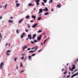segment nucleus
<instances>
[{
  "label": "nucleus",
  "mask_w": 78,
  "mask_h": 78,
  "mask_svg": "<svg viewBox=\"0 0 78 78\" xmlns=\"http://www.w3.org/2000/svg\"><path fill=\"white\" fill-rule=\"evenodd\" d=\"M64 70V69H62V72H63Z\"/></svg>",
  "instance_id": "50"
},
{
  "label": "nucleus",
  "mask_w": 78,
  "mask_h": 78,
  "mask_svg": "<svg viewBox=\"0 0 78 78\" xmlns=\"http://www.w3.org/2000/svg\"><path fill=\"white\" fill-rule=\"evenodd\" d=\"M27 25L28 26V28H30V25L29 24H27Z\"/></svg>",
  "instance_id": "42"
},
{
  "label": "nucleus",
  "mask_w": 78,
  "mask_h": 78,
  "mask_svg": "<svg viewBox=\"0 0 78 78\" xmlns=\"http://www.w3.org/2000/svg\"><path fill=\"white\" fill-rule=\"evenodd\" d=\"M24 20V19L23 18H22L21 19H20L19 20V23H21L23 21V20Z\"/></svg>",
  "instance_id": "3"
},
{
  "label": "nucleus",
  "mask_w": 78,
  "mask_h": 78,
  "mask_svg": "<svg viewBox=\"0 0 78 78\" xmlns=\"http://www.w3.org/2000/svg\"><path fill=\"white\" fill-rule=\"evenodd\" d=\"M57 6L58 8H61V4H60V3L58 4L57 5Z\"/></svg>",
  "instance_id": "7"
},
{
  "label": "nucleus",
  "mask_w": 78,
  "mask_h": 78,
  "mask_svg": "<svg viewBox=\"0 0 78 78\" xmlns=\"http://www.w3.org/2000/svg\"><path fill=\"white\" fill-rule=\"evenodd\" d=\"M43 11H46L45 9H43Z\"/></svg>",
  "instance_id": "52"
},
{
  "label": "nucleus",
  "mask_w": 78,
  "mask_h": 78,
  "mask_svg": "<svg viewBox=\"0 0 78 78\" xmlns=\"http://www.w3.org/2000/svg\"><path fill=\"white\" fill-rule=\"evenodd\" d=\"M10 19H13V17H10Z\"/></svg>",
  "instance_id": "51"
},
{
  "label": "nucleus",
  "mask_w": 78,
  "mask_h": 78,
  "mask_svg": "<svg viewBox=\"0 0 78 78\" xmlns=\"http://www.w3.org/2000/svg\"><path fill=\"white\" fill-rule=\"evenodd\" d=\"M42 50L41 49L40 50H38V52H40V51H42Z\"/></svg>",
  "instance_id": "44"
},
{
  "label": "nucleus",
  "mask_w": 78,
  "mask_h": 78,
  "mask_svg": "<svg viewBox=\"0 0 78 78\" xmlns=\"http://www.w3.org/2000/svg\"><path fill=\"white\" fill-rule=\"evenodd\" d=\"M45 10H46V11H48V8H47V7H45Z\"/></svg>",
  "instance_id": "15"
},
{
  "label": "nucleus",
  "mask_w": 78,
  "mask_h": 78,
  "mask_svg": "<svg viewBox=\"0 0 78 78\" xmlns=\"http://www.w3.org/2000/svg\"><path fill=\"white\" fill-rule=\"evenodd\" d=\"M53 2V0H50V2H49V4H50L51 3H52Z\"/></svg>",
  "instance_id": "26"
},
{
  "label": "nucleus",
  "mask_w": 78,
  "mask_h": 78,
  "mask_svg": "<svg viewBox=\"0 0 78 78\" xmlns=\"http://www.w3.org/2000/svg\"><path fill=\"white\" fill-rule=\"evenodd\" d=\"M35 55H36V54H34L32 55V56H35Z\"/></svg>",
  "instance_id": "36"
},
{
  "label": "nucleus",
  "mask_w": 78,
  "mask_h": 78,
  "mask_svg": "<svg viewBox=\"0 0 78 78\" xmlns=\"http://www.w3.org/2000/svg\"><path fill=\"white\" fill-rule=\"evenodd\" d=\"M20 66L21 67H23V65H22V62L20 63Z\"/></svg>",
  "instance_id": "30"
},
{
  "label": "nucleus",
  "mask_w": 78,
  "mask_h": 78,
  "mask_svg": "<svg viewBox=\"0 0 78 78\" xmlns=\"http://www.w3.org/2000/svg\"><path fill=\"white\" fill-rule=\"evenodd\" d=\"M36 36V34H34L33 35V37H32L33 39H34V37H35Z\"/></svg>",
  "instance_id": "9"
},
{
  "label": "nucleus",
  "mask_w": 78,
  "mask_h": 78,
  "mask_svg": "<svg viewBox=\"0 0 78 78\" xmlns=\"http://www.w3.org/2000/svg\"><path fill=\"white\" fill-rule=\"evenodd\" d=\"M41 20V17H38V19H37V20Z\"/></svg>",
  "instance_id": "18"
},
{
  "label": "nucleus",
  "mask_w": 78,
  "mask_h": 78,
  "mask_svg": "<svg viewBox=\"0 0 78 78\" xmlns=\"http://www.w3.org/2000/svg\"><path fill=\"white\" fill-rule=\"evenodd\" d=\"M28 37L29 38L30 40H31V39H32V37H31V34L28 35Z\"/></svg>",
  "instance_id": "6"
},
{
  "label": "nucleus",
  "mask_w": 78,
  "mask_h": 78,
  "mask_svg": "<svg viewBox=\"0 0 78 78\" xmlns=\"http://www.w3.org/2000/svg\"><path fill=\"white\" fill-rule=\"evenodd\" d=\"M76 74H75L73 75L72 76H71V78H73V77H74V76H76Z\"/></svg>",
  "instance_id": "22"
},
{
  "label": "nucleus",
  "mask_w": 78,
  "mask_h": 78,
  "mask_svg": "<svg viewBox=\"0 0 78 78\" xmlns=\"http://www.w3.org/2000/svg\"><path fill=\"white\" fill-rule=\"evenodd\" d=\"M72 68L73 69H74L75 68V65H73V67Z\"/></svg>",
  "instance_id": "23"
},
{
  "label": "nucleus",
  "mask_w": 78,
  "mask_h": 78,
  "mask_svg": "<svg viewBox=\"0 0 78 78\" xmlns=\"http://www.w3.org/2000/svg\"><path fill=\"white\" fill-rule=\"evenodd\" d=\"M31 49V48H28L27 50H30Z\"/></svg>",
  "instance_id": "43"
},
{
  "label": "nucleus",
  "mask_w": 78,
  "mask_h": 78,
  "mask_svg": "<svg viewBox=\"0 0 78 78\" xmlns=\"http://www.w3.org/2000/svg\"><path fill=\"white\" fill-rule=\"evenodd\" d=\"M40 13H41V12L39 11V12H38V14H40Z\"/></svg>",
  "instance_id": "58"
},
{
  "label": "nucleus",
  "mask_w": 78,
  "mask_h": 78,
  "mask_svg": "<svg viewBox=\"0 0 78 78\" xmlns=\"http://www.w3.org/2000/svg\"><path fill=\"white\" fill-rule=\"evenodd\" d=\"M16 69H17V70L18 69V66H16Z\"/></svg>",
  "instance_id": "56"
},
{
  "label": "nucleus",
  "mask_w": 78,
  "mask_h": 78,
  "mask_svg": "<svg viewBox=\"0 0 78 78\" xmlns=\"http://www.w3.org/2000/svg\"><path fill=\"white\" fill-rule=\"evenodd\" d=\"M41 36H42V35H40L39 37H38L37 38V39L38 41H40V40H41Z\"/></svg>",
  "instance_id": "8"
},
{
  "label": "nucleus",
  "mask_w": 78,
  "mask_h": 78,
  "mask_svg": "<svg viewBox=\"0 0 78 78\" xmlns=\"http://www.w3.org/2000/svg\"><path fill=\"white\" fill-rule=\"evenodd\" d=\"M35 1H36V3L37 6L39 5V2H40V0H35Z\"/></svg>",
  "instance_id": "2"
},
{
  "label": "nucleus",
  "mask_w": 78,
  "mask_h": 78,
  "mask_svg": "<svg viewBox=\"0 0 78 78\" xmlns=\"http://www.w3.org/2000/svg\"><path fill=\"white\" fill-rule=\"evenodd\" d=\"M25 72V70H23L22 71H21V73H23V72Z\"/></svg>",
  "instance_id": "32"
},
{
  "label": "nucleus",
  "mask_w": 78,
  "mask_h": 78,
  "mask_svg": "<svg viewBox=\"0 0 78 78\" xmlns=\"http://www.w3.org/2000/svg\"><path fill=\"white\" fill-rule=\"evenodd\" d=\"M25 31L26 32H28V30H25Z\"/></svg>",
  "instance_id": "40"
},
{
  "label": "nucleus",
  "mask_w": 78,
  "mask_h": 78,
  "mask_svg": "<svg viewBox=\"0 0 78 78\" xmlns=\"http://www.w3.org/2000/svg\"><path fill=\"white\" fill-rule=\"evenodd\" d=\"M48 39H47L46 40H45L44 42V44H45V42H47V40H48Z\"/></svg>",
  "instance_id": "19"
},
{
  "label": "nucleus",
  "mask_w": 78,
  "mask_h": 78,
  "mask_svg": "<svg viewBox=\"0 0 78 78\" xmlns=\"http://www.w3.org/2000/svg\"><path fill=\"white\" fill-rule=\"evenodd\" d=\"M47 0H43V1L44 2V3H47Z\"/></svg>",
  "instance_id": "27"
},
{
  "label": "nucleus",
  "mask_w": 78,
  "mask_h": 78,
  "mask_svg": "<svg viewBox=\"0 0 78 78\" xmlns=\"http://www.w3.org/2000/svg\"><path fill=\"white\" fill-rule=\"evenodd\" d=\"M8 22H10V23H12V22L13 21L12 20H9L8 21Z\"/></svg>",
  "instance_id": "24"
},
{
  "label": "nucleus",
  "mask_w": 78,
  "mask_h": 78,
  "mask_svg": "<svg viewBox=\"0 0 78 78\" xmlns=\"http://www.w3.org/2000/svg\"><path fill=\"white\" fill-rule=\"evenodd\" d=\"M49 14V13H48V12H47L46 13H44V15H45L46 16H47V15H48Z\"/></svg>",
  "instance_id": "17"
},
{
  "label": "nucleus",
  "mask_w": 78,
  "mask_h": 78,
  "mask_svg": "<svg viewBox=\"0 0 78 78\" xmlns=\"http://www.w3.org/2000/svg\"><path fill=\"white\" fill-rule=\"evenodd\" d=\"M29 17H30V16H29V15H28L25 17V18L26 19H28V18H29Z\"/></svg>",
  "instance_id": "21"
},
{
  "label": "nucleus",
  "mask_w": 78,
  "mask_h": 78,
  "mask_svg": "<svg viewBox=\"0 0 78 78\" xmlns=\"http://www.w3.org/2000/svg\"><path fill=\"white\" fill-rule=\"evenodd\" d=\"M23 55H25V54H23L22 55V56H23Z\"/></svg>",
  "instance_id": "59"
},
{
  "label": "nucleus",
  "mask_w": 78,
  "mask_h": 78,
  "mask_svg": "<svg viewBox=\"0 0 78 78\" xmlns=\"http://www.w3.org/2000/svg\"><path fill=\"white\" fill-rule=\"evenodd\" d=\"M25 34V33H23L21 34V39H23V36H24Z\"/></svg>",
  "instance_id": "5"
},
{
  "label": "nucleus",
  "mask_w": 78,
  "mask_h": 78,
  "mask_svg": "<svg viewBox=\"0 0 78 78\" xmlns=\"http://www.w3.org/2000/svg\"><path fill=\"white\" fill-rule=\"evenodd\" d=\"M2 18V16H0V19Z\"/></svg>",
  "instance_id": "53"
},
{
  "label": "nucleus",
  "mask_w": 78,
  "mask_h": 78,
  "mask_svg": "<svg viewBox=\"0 0 78 78\" xmlns=\"http://www.w3.org/2000/svg\"><path fill=\"white\" fill-rule=\"evenodd\" d=\"M11 75V74H10V73L9 74H8L9 76V75Z\"/></svg>",
  "instance_id": "64"
},
{
  "label": "nucleus",
  "mask_w": 78,
  "mask_h": 78,
  "mask_svg": "<svg viewBox=\"0 0 78 78\" xmlns=\"http://www.w3.org/2000/svg\"><path fill=\"white\" fill-rule=\"evenodd\" d=\"M30 22H34V20H32L30 21Z\"/></svg>",
  "instance_id": "46"
},
{
  "label": "nucleus",
  "mask_w": 78,
  "mask_h": 78,
  "mask_svg": "<svg viewBox=\"0 0 78 78\" xmlns=\"http://www.w3.org/2000/svg\"><path fill=\"white\" fill-rule=\"evenodd\" d=\"M17 57H16L14 59V60L15 61H16V59H17Z\"/></svg>",
  "instance_id": "34"
},
{
  "label": "nucleus",
  "mask_w": 78,
  "mask_h": 78,
  "mask_svg": "<svg viewBox=\"0 0 78 78\" xmlns=\"http://www.w3.org/2000/svg\"><path fill=\"white\" fill-rule=\"evenodd\" d=\"M37 50V46H36V49L34 51H36V50Z\"/></svg>",
  "instance_id": "35"
},
{
  "label": "nucleus",
  "mask_w": 78,
  "mask_h": 78,
  "mask_svg": "<svg viewBox=\"0 0 78 78\" xmlns=\"http://www.w3.org/2000/svg\"><path fill=\"white\" fill-rule=\"evenodd\" d=\"M78 58H77V60H76V62H78Z\"/></svg>",
  "instance_id": "54"
},
{
  "label": "nucleus",
  "mask_w": 78,
  "mask_h": 78,
  "mask_svg": "<svg viewBox=\"0 0 78 78\" xmlns=\"http://www.w3.org/2000/svg\"><path fill=\"white\" fill-rule=\"evenodd\" d=\"M37 24H34V25H33L32 26V28H35V27H36L37 26Z\"/></svg>",
  "instance_id": "11"
},
{
  "label": "nucleus",
  "mask_w": 78,
  "mask_h": 78,
  "mask_svg": "<svg viewBox=\"0 0 78 78\" xmlns=\"http://www.w3.org/2000/svg\"><path fill=\"white\" fill-rule=\"evenodd\" d=\"M41 45H43V43H41Z\"/></svg>",
  "instance_id": "61"
},
{
  "label": "nucleus",
  "mask_w": 78,
  "mask_h": 78,
  "mask_svg": "<svg viewBox=\"0 0 78 78\" xmlns=\"http://www.w3.org/2000/svg\"><path fill=\"white\" fill-rule=\"evenodd\" d=\"M8 44V43H6V44H5V46H7Z\"/></svg>",
  "instance_id": "47"
},
{
  "label": "nucleus",
  "mask_w": 78,
  "mask_h": 78,
  "mask_svg": "<svg viewBox=\"0 0 78 78\" xmlns=\"http://www.w3.org/2000/svg\"><path fill=\"white\" fill-rule=\"evenodd\" d=\"M43 34L44 35H45V34L44 33H43Z\"/></svg>",
  "instance_id": "63"
},
{
  "label": "nucleus",
  "mask_w": 78,
  "mask_h": 78,
  "mask_svg": "<svg viewBox=\"0 0 78 78\" xmlns=\"http://www.w3.org/2000/svg\"><path fill=\"white\" fill-rule=\"evenodd\" d=\"M28 6H34V5H33L31 3H30L28 4Z\"/></svg>",
  "instance_id": "10"
},
{
  "label": "nucleus",
  "mask_w": 78,
  "mask_h": 78,
  "mask_svg": "<svg viewBox=\"0 0 78 78\" xmlns=\"http://www.w3.org/2000/svg\"><path fill=\"white\" fill-rule=\"evenodd\" d=\"M69 76H70V75H69V76H67V78H69Z\"/></svg>",
  "instance_id": "55"
},
{
  "label": "nucleus",
  "mask_w": 78,
  "mask_h": 78,
  "mask_svg": "<svg viewBox=\"0 0 78 78\" xmlns=\"http://www.w3.org/2000/svg\"><path fill=\"white\" fill-rule=\"evenodd\" d=\"M5 64L3 63V62H2L0 64V69L2 70V67H3V65L4 66Z\"/></svg>",
  "instance_id": "1"
},
{
  "label": "nucleus",
  "mask_w": 78,
  "mask_h": 78,
  "mask_svg": "<svg viewBox=\"0 0 78 78\" xmlns=\"http://www.w3.org/2000/svg\"><path fill=\"white\" fill-rule=\"evenodd\" d=\"M16 6L17 7H19V6H20V4H19V3H17L16 4Z\"/></svg>",
  "instance_id": "16"
},
{
  "label": "nucleus",
  "mask_w": 78,
  "mask_h": 78,
  "mask_svg": "<svg viewBox=\"0 0 78 78\" xmlns=\"http://www.w3.org/2000/svg\"><path fill=\"white\" fill-rule=\"evenodd\" d=\"M0 37L1 39H2V35H1V33H0Z\"/></svg>",
  "instance_id": "28"
},
{
  "label": "nucleus",
  "mask_w": 78,
  "mask_h": 78,
  "mask_svg": "<svg viewBox=\"0 0 78 78\" xmlns=\"http://www.w3.org/2000/svg\"><path fill=\"white\" fill-rule=\"evenodd\" d=\"M11 51H10L9 50H8L6 52V54L7 55V56H9V55H10V54H8V53H9Z\"/></svg>",
  "instance_id": "4"
},
{
  "label": "nucleus",
  "mask_w": 78,
  "mask_h": 78,
  "mask_svg": "<svg viewBox=\"0 0 78 78\" xmlns=\"http://www.w3.org/2000/svg\"><path fill=\"white\" fill-rule=\"evenodd\" d=\"M75 74H76V75H78V72L77 73Z\"/></svg>",
  "instance_id": "60"
},
{
  "label": "nucleus",
  "mask_w": 78,
  "mask_h": 78,
  "mask_svg": "<svg viewBox=\"0 0 78 78\" xmlns=\"http://www.w3.org/2000/svg\"><path fill=\"white\" fill-rule=\"evenodd\" d=\"M34 43H35V42H37V40H35L34 41Z\"/></svg>",
  "instance_id": "38"
},
{
  "label": "nucleus",
  "mask_w": 78,
  "mask_h": 78,
  "mask_svg": "<svg viewBox=\"0 0 78 78\" xmlns=\"http://www.w3.org/2000/svg\"><path fill=\"white\" fill-rule=\"evenodd\" d=\"M34 41L33 42L32 41L31 42V43H32V44H34Z\"/></svg>",
  "instance_id": "49"
},
{
  "label": "nucleus",
  "mask_w": 78,
  "mask_h": 78,
  "mask_svg": "<svg viewBox=\"0 0 78 78\" xmlns=\"http://www.w3.org/2000/svg\"><path fill=\"white\" fill-rule=\"evenodd\" d=\"M41 4H42V5H43V6H44L45 5V4H44V2H42L41 3Z\"/></svg>",
  "instance_id": "33"
},
{
  "label": "nucleus",
  "mask_w": 78,
  "mask_h": 78,
  "mask_svg": "<svg viewBox=\"0 0 78 78\" xmlns=\"http://www.w3.org/2000/svg\"><path fill=\"white\" fill-rule=\"evenodd\" d=\"M35 51H30L29 52V53H34Z\"/></svg>",
  "instance_id": "14"
},
{
  "label": "nucleus",
  "mask_w": 78,
  "mask_h": 78,
  "mask_svg": "<svg viewBox=\"0 0 78 78\" xmlns=\"http://www.w3.org/2000/svg\"><path fill=\"white\" fill-rule=\"evenodd\" d=\"M51 11L52 12L53 11V9H51Z\"/></svg>",
  "instance_id": "62"
},
{
  "label": "nucleus",
  "mask_w": 78,
  "mask_h": 78,
  "mask_svg": "<svg viewBox=\"0 0 78 78\" xmlns=\"http://www.w3.org/2000/svg\"><path fill=\"white\" fill-rule=\"evenodd\" d=\"M73 69L72 68V69L71 68L70 69V71H72V70H73Z\"/></svg>",
  "instance_id": "45"
},
{
  "label": "nucleus",
  "mask_w": 78,
  "mask_h": 78,
  "mask_svg": "<svg viewBox=\"0 0 78 78\" xmlns=\"http://www.w3.org/2000/svg\"><path fill=\"white\" fill-rule=\"evenodd\" d=\"M42 30H39L38 31H37V33H41V32H42Z\"/></svg>",
  "instance_id": "29"
},
{
  "label": "nucleus",
  "mask_w": 78,
  "mask_h": 78,
  "mask_svg": "<svg viewBox=\"0 0 78 78\" xmlns=\"http://www.w3.org/2000/svg\"><path fill=\"white\" fill-rule=\"evenodd\" d=\"M24 57V56H23L21 57V59H23V57Z\"/></svg>",
  "instance_id": "41"
},
{
  "label": "nucleus",
  "mask_w": 78,
  "mask_h": 78,
  "mask_svg": "<svg viewBox=\"0 0 78 78\" xmlns=\"http://www.w3.org/2000/svg\"><path fill=\"white\" fill-rule=\"evenodd\" d=\"M67 71L66 70V72H64V75L66 74V73H67Z\"/></svg>",
  "instance_id": "39"
},
{
  "label": "nucleus",
  "mask_w": 78,
  "mask_h": 78,
  "mask_svg": "<svg viewBox=\"0 0 78 78\" xmlns=\"http://www.w3.org/2000/svg\"><path fill=\"white\" fill-rule=\"evenodd\" d=\"M17 2H18V1H16V3H17Z\"/></svg>",
  "instance_id": "57"
},
{
  "label": "nucleus",
  "mask_w": 78,
  "mask_h": 78,
  "mask_svg": "<svg viewBox=\"0 0 78 78\" xmlns=\"http://www.w3.org/2000/svg\"><path fill=\"white\" fill-rule=\"evenodd\" d=\"M7 5H8V4H6V5H5V6L4 9H6V7H7Z\"/></svg>",
  "instance_id": "25"
},
{
  "label": "nucleus",
  "mask_w": 78,
  "mask_h": 78,
  "mask_svg": "<svg viewBox=\"0 0 78 78\" xmlns=\"http://www.w3.org/2000/svg\"><path fill=\"white\" fill-rule=\"evenodd\" d=\"M39 11L41 12H43V11H42V9H39Z\"/></svg>",
  "instance_id": "20"
},
{
  "label": "nucleus",
  "mask_w": 78,
  "mask_h": 78,
  "mask_svg": "<svg viewBox=\"0 0 78 78\" xmlns=\"http://www.w3.org/2000/svg\"><path fill=\"white\" fill-rule=\"evenodd\" d=\"M31 56L30 55H29L28 57V59H31Z\"/></svg>",
  "instance_id": "31"
},
{
  "label": "nucleus",
  "mask_w": 78,
  "mask_h": 78,
  "mask_svg": "<svg viewBox=\"0 0 78 78\" xmlns=\"http://www.w3.org/2000/svg\"><path fill=\"white\" fill-rule=\"evenodd\" d=\"M32 18H33V19H35L36 18V16H34L33 15L32 16Z\"/></svg>",
  "instance_id": "12"
},
{
  "label": "nucleus",
  "mask_w": 78,
  "mask_h": 78,
  "mask_svg": "<svg viewBox=\"0 0 78 78\" xmlns=\"http://www.w3.org/2000/svg\"><path fill=\"white\" fill-rule=\"evenodd\" d=\"M16 32L18 34L19 33V31L18 30H16Z\"/></svg>",
  "instance_id": "37"
},
{
  "label": "nucleus",
  "mask_w": 78,
  "mask_h": 78,
  "mask_svg": "<svg viewBox=\"0 0 78 78\" xmlns=\"http://www.w3.org/2000/svg\"><path fill=\"white\" fill-rule=\"evenodd\" d=\"M28 48V46H26L24 47L23 46L22 48L23 49H25V48Z\"/></svg>",
  "instance_id": "13"
},
{
  "label": "nucleus",
  "mask_w": 78,
  "mask_h": 78,
  "mask_svg": "<svg viewBox=\"0 0 78 78\" xmlns=\"http://www.w3.org/2000/svg\"><path fill=\"white\" fill-rule=\"evenodd\" d=\"M77 70V69H76L75 70L73 73L74 72H76V71Z\"/></svg>",
  "instance_id": "48"
}]
</instances>
